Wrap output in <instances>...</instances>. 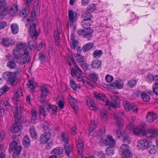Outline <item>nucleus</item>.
Here are the masks:
<instances>
[{
    "label": "nucleus",
    "instance_id": "nucleus-4",
    "mask_svg": "<svg viewBox=\"0 0 158 158\" xmlns=\"http://www.w3.org/2000/svg\"><path fill=\"white\" fill-rule=\"evenodd\" d=\"M72 60L74 64V66L76 69V78L78 81L82 83L88 87V85H90L89 79L79 69L73 58L72 59Z\"/></svg>",
    "mask_w": 158,
    "mask_h": 158
},
{
    "label": "nucleus",
    "instance_id": "nucleus-46",
    "mask_svg": "<svg viewBox=\"0 0 158 158\" xmlns=\"http://www.w3.org/2000/svg\"><path fill=\"white\" fill-rule=\"evenodd\" d=\"M61 140L65 143H68L69 141V137L68 134L65 133H62L61 135Z\"/></svg>",
    "mask_w": 158,
    "mask_h": 158
},
{
    "label": "nucleus",
    "instance_id": "nucleus-23",
    "mask_svg": "<svg viewBox=\"0 0 158 158\" xmlns=\"http://www.w3.org/2000/svg\"><path fill=\"white\" fill-rule=\"evenodd\" d=\"M93 22L92 20H88L86 19H83L81 22V25L85 28H90L89 27L91 25Z\"/></svg>",
    "mask_w": 158,
    "mask_h": 158
},
{
    "label": "nucleus",
    "instance_id": "nucleus-43",
    "mask_svg": "<svg viewBox=\"0 0 158 158\" xmlns=\"http://www.w3.org/2000/svg\"><path fill=\"white\" fill-rule=\"evenodd\" d=\"M103 52L101 50H97L95 51L93 53V56L95 58H99L102 55Z\"/></svg>",
    "mask_w": 158,
    "mask_h": 158
},
{
    "label": "nucleus",
    "instance_id": "nucleus-36",
    "mask_svg": "<svg viewBox=\"0 0 158 158\" xmlns=\"http://www.w3.org/2000/svg\"><path fill=\"white\" fill-rule=\"evenodd\" d=\"M6 65L8 68L11 69H15L17 67L16 64L14 60L8 61Z\"/></svg>",
    "mask_w": 158,
    "mask_h": 158
},
{
    "label": "nucleus",
    "instance_id": "nucleus-27",
    "mask_svg": "<svg viewBox=\"0 0 158 158\" xmlns=\"http://www.w3.org/2000/svg\"><path fill=\"white\" fill-rule=\"evenodd\" d=\"M17 50H22L23 51V52H27V50L28 47L26 44L25 43H20L17 44L16 45Z\"/></svg>",
    "mask_w": 158,
    "mask_h": 158
},
{
    "label": "nucleus",
    "instance_id": "nucleus-49",
    "mask_svg": "<svg viewBox=\"0 0 158 158\" xmlns=\"http://www.w3.org/2000/svg\"><path fill=\"white\" fill-rule=\"evenodd\" d=\"M19 141H14L12 142L9 146L10 149L12 150H13L14 149L16 148L19 145Z\"/></svg>",
    "mask_w": 158,
    "mask_h": 158
},
{
    "label": "nucleus",
    "instance_id": "nucleus-48",
    "mask_svg": "<svg viewBox=\"0 0 158 158\" xmlns=\"http://www.w3.org/2000/svg\"><path fill=\"white\" fill-rule=\"evenodd\" d=\"M84 146V144L83 141L81 139H79L77 144V150L78 152L81 151V150L83 148Z\"/></svg>",
    "mask_w": 158,
    "mask_h": 158
},
{
    "label": "nucleus",
    "instance_id": "nucleus-22",
    "mask_svg": "<svg viewBox=\"0 0 158 158\" xmlns=\"http://www.w3.org/2000/svg\"><path fill=\"white\" fill-rule=\"evenodd\" d=\"M86 101L88 106L91 110H96L97 109L93 101H92L90 98H87Z\"/></svg>",
    "mask_w": 158,
    "mask_h": 158
},
{
    "label": "nucleus",
    "instance_id": "nucleus-53",
    "mask_svg": "<svg viewBox=\"0 0 158 158\" xmlns=\"http://www.w3.org/2000/svg\"><path fill=\"white\" fill-rule=\"evenodd\" d=\"M8 10V9H5L2 10L0 12V20L2 19L7 15Z\"/></svg>",
    "mask_w": 158,
    "mask_h": 158
},
{
    "label": "nucleus",
    "instance_id": "nucleus-19",
    "mask_svg": "<svg viewBox=\"0 0 158 158\" xmlns=\"http://www.w3.org/2000/svg\"><path fill=\"white\" fill-rule=\"evenodd\" d=\"M58 28L57 30L54 32V37L56 40L57 44H59L58 41L60 39V34L62 31V28L60 24L59 21L57 22Z\"/></svg>",
    "mask_w": 158,
    "mask_h": 158
},
{
    "label": "nucleus",
    "instance_id": "nucleus-17",
    "mask_svg": "<svg viewBox=\"0 0 158 158\" xmlns=\"http://www.w3.org/2000/svg\"><path fill=\"white\" fill-rule=\"evenodd\" d=\"M77 13L72 10H69L68 12V16L70 25H73V23L77 19Z\"/></svg>",
    "mask_w": 158,
    "mask_h": 158
},
{
    "label": "nucleus",
    "instance_id": "nucleus-56",
    "mask_svg": "<svg viewBox=\"0 0 158 158\" xmlns=\"http://www.w3.org/2000/svg\"><path fill=\"white\" fill-rule=\"evenodd\" d=\"M123 142L125 143H130L131 141V139L128 136L127 133H125V135H123Z\"/></svg>",
    "mask_w": 158,
    "mask_h": 158
},
{
    "label": "nucleus",
    "instance_id": "nucleus-3",
    "mask_svg": "<svg viewBox=\"0 0 158 158\" xmlns=\"http://www.w3.org/2000/svg\"><path fill=\"white\" fill-rule=\"evenodd\" d=\"M41 105L39 109V117L41 120H44L45 118L46 110L47 111H49L51 110L53 114L56 113L57 109V107L56 105H51L46 102L40 100Z\"/></svg>",
    "mask_w": 158,
    "mask_h": 158
},
{
    "label": "nucleus",
    "instance_id": "nucleus-55",
    "mask_svg": "<svg viewBox=\"0 0 158 158\" xmlns=\"http://www.w3.org/2000/svg\"><path fill=\"white\" fill-rule=\"evenodd\" d=\"M70 85L71 88L75 91L77 90V86L75 81L73 80H70Z\"/></svg>",
    "mask_w": 158,
    "mask_h": 158
},
{
    "label": "nucleus",
    "instance_id": "nucleus-52",
    "mask_svg": "<svg viewBox=\"0 0 158 158\" xmlns=\"http://www.w3.org/2000/svg\"><path fill=\"white\" fill-rule=\"evenodd\" d=\"M64 147L66 154L68 156H69L72 150L71 147L68 143L65 144Z\"/></svg>",
    "mask_w": 158,
    "mask_h": 158
},
{
    "label": "nucleus",
    "instance_id": "nucleus-39",
    "mask_svg": "<svg viewBox=\"0 0 158 158\" xmlns=\"http://www.w3.org/2000/svg\"><path fill=\"white\" fill-rule=\"evenodd\" d=\"M30 143V139L28 136H25L23 137V145L25 147H28Z\"/></svg>",
    "mask_w": 158,
    "mask_h": 158
},
{
    "label": "nucleus",
    "instance_id": "nucleus-15",
    "mask_svg": "<svg viewBox=\"0 0 158 158\" xmlns=\"http://www.w3.org/2000/svg\"><path fill=\"white\" fill-rule=\"evenodd\" d=\"M157 118V115L156 113L153 112H148L146 117V120L148 123H152L154 122Z\"/></svg>",
    "mask_w": 158,
    "mask_h": 158
},
{
    "label": "nucleus",
    "instance_id": "nucleus-64",
    "mask_svg": "<svg viewBox=\"0 0 158 158\" xmlns=\"http://www.w3.org/2000/svg\"><path fill=\"white\" fill-rule=\"evenodd\" d=\"M35 44V42L33 40H31L29 43V46L30 49L32 50L34 48Z\"/></svg>",
    "mask_w": 158,
    "mask_h": 158
},
{
    "label": "nucleus",
    "instance_id": "nucleus-25",
    "mask_svg": "<svg viewBox=\"0 0 158 158\" xmlns=\"http://www.w3.org/2000/svg\"><path fill=\"white\" fill-rule=\"evenodd\" d=\"M149 131L150 136L154 138L158 136V130L156 129L151 128L149 129Z\"/></svg>",
    "mask_w": 158,
    "mask_h": 158
},
{
    "label": "nucleus",
    "instance_id": "nucleus-28",
    "mask_svg": "<svg viewBox=\"0 0 158 158\" xmlns=\"http://www.w3.org/2000/svg\"><path fill=\"white\" fill-rule=\"evenodd\" d=\"M101 61L98 60H94L92 62V66L94 69H98L101 67Z\"/></svg>",
    "mask_w": 158,
    "mask_h": 158
},
{
    "label": "nucleus",
    "instance_id": "nucleus-54",
    "mask_svg": "<svg viewBox=\"0 0 158 158\" xmlns=\"http://www.w3.org/2000/svg\"><path fill=\"white\" fill-rule=\"evenodd\" d=\"M31 121L33 122L37 118V110L32 109L31 110Z\"/></svg>",
    "mask_w": 158,
    "mask_h": 158
},
{
    "label": "nucleus",
    "instance_id": "nucleus-37",
    "mask_svg": "<svg viewBox=\"0 0 158 158\" xmlns=\"http://www.w3.org/2000/svg\"><path fill=\"white\" fill-rule=\"evenodd\" d=\"M51 27V22L50 20H47L45 21L44 24V28L46 32L48 31Z\"/></svg>",
    "mask_w": 158,
    "mask_h": 158
},
{
    "label": "nucleus",
    "instance_id": "nucleus-38",
    "mask_svg": "<svg viewBox=\"0 0 158 158\" xmlns=\"http://www.w3.org/2000/svg\"><path fill=\"white\" fill-rule=\"evenodd\" d=\"M96 9L95 5L94 4H92L87 6L86 11L88 13H90L94 11Z\"/></svg>",
    "mask_w": 158,
    "mask_h": 158
},
{
    "label": "nucleus",
    "instance_id": "nucleus-1",
    "mask_svg": "<svg viewBox=\"0 0 158 158\" xmlns=\"http://www.w3.org/2000/svg\"><path fill=\"white\" fill-rule=\"evenodd\" d=\"M105 129L103 127L96 135L98 139L100 140L99 143L102 146L109 145L110 146L114 147L116 144L115 140L110 135H107L106 136V138H105Z\"/></svg>",
    "mask_w": 158,
    "mask_h": 158
},
{
    "label": "nucleus",
    "instance_id": "nucleus-9",
    "mask_svg": "<svg viewBox=\"0 0 158 158\" xmlns=\"http://www.w3.org/2000/svg\"><path fill=\"white\" fill-rule=\"evenodd\" d=\"M94 31V30L92 28H87L79 30L77 33L79 35L85 36L89 40H90L92 36V34Z\"/></svg>",
    "mask_w": 158,
    "mask_h": 158
},
{
    "label": "nucleus",
    "instance_id": "nucleus-41",
    "mask_svg": "<svg viewBox=\"0 0 158 158\" xmlns=\"http://www.w3.org/2000/svg\"><path fill=\"white\" fill-rule=\"evenodd\" d=\"M141 96L143 100L145 102H148L150 99V96L146 93H142L141 94Z\"/></svg>",
    "mask_w": 158,
    "mask_h": 158
},
{
    "label": "nucleus",
    "instance_id": "nucleus-59",
    "mask_svg": "<svg viewBox=\"0 0 158 158\" xmlns=\"http://www.w3.org/2000/svg\"><path fill=\"white\" fill-rule=\"evenodd\" d=\"M23 94V91L21 89L17 90L14 94V97L16 98H19L22 96Z\"/></svg>",
    "mask_w": 158,
    "mask_h": 158
},
{
    "label": "nucleus",
    "instance_id": "nucleus-60",
    "mask_svg": "<svg viewBox=\"0 0 158 158\" xmlns=\"http://www.w3.org/2000/svg\"><path fill=\"white\" fill-rule=\"evenodd\" d=\"M22 150V147L19 144L18 146L15 149H14L13 150H14V153H15L17 154H20Z\"/></svg>",
    "mask_w": 158,
    "mask_h": 158
},
{
    "label": "nucleus",
    "instance_id": "nucleus-16",
    "mask_svg": "<svg viewBox=\"0 0 158 158\" xmlns=\"http://www.w3.org/2000/svg\"><path fill=\"white\" fill-rule=\"evenodd\" d=\"M114 119L115 123L119 128H122L124 125V121L123 119L119 117L118 114L114 113Z\"/></svg>",
    "mask_w": 158,
    "mask_h": 158
},
{
    "label": "nucleus",
    "instance_id": "nucleus-21",
    "mask_svg": "<svg viewBox=\"0 0 158 158\" xmlns=\"http://www.w3.org/2000/svg\"><path fill=\"white\" fill-rule=\"evenodd\" d=\"M69 102L75 112H77L78 110L77 102L76 100L72 97H70L69 99Z\"/></svg>",
    "mask_w": 158,
    "mask_h": 158
},
{
    "label": "nucleus",
    "instance_id": "nucleus-26",
    "mask_svg": "<svg viewBox=\"0 0 158 158\" xmlns=\"http://www.w3.org/2000/svg\"><path fill=\"white\" fill-rule=\"evenodd\" d=\"M108 113L106 110H101L100 117L103 121H106L108 119Z\"/></svg>",
    "mask_w": 158,
    "mask_h": 158
},
{
    "label": "nucleus",
    "instance_id": "nucleus-2",
    "mask_svg": "<svg viewBox=\"0 0 158 158\" xmlns=\"http://www.w3.org/2000/svg\"><path fill=\"white\" fill-rule=\"evenodd\" d=\"M16 111L14 112L15 123L10 128L11 131L14 133L18 132L23 129V126L20 124L21 121L20 120L23 118L21 115L23 108L20 106L18 107V106L16 105Z\"/></svg>",
    "mask_w": 158,
    "mask_h": 158
},
{
    "label": "nucleus",
    "instance_id": "nucleus-57",
    "mask_svg": "<svg viewBox=\"0 0 158 158\" xmlns=\"http://www.w3.org/2000/svg\"><path fill=\"white\" fill-rule=\"evenodd\" d=\"M116 135L118 138L123 137V135L126 133L125 131H121L120 130L118 129L116 131Z\"/></svg>",
    "mask_w": 158,
    "mask_h": 158
},
{
    "label": "nucleus",
    "instance_id": "nucleus-51",
    "mask_svg": "<svg viewBox=\"0 0 158 158\" xmlns=\"http://www.w3.org/2000/svg\"><path fill=\"white\" fill-rule=\"evenodd\" d=\"M114 147L110 146L107 148L106 150V152L108 155H112L114 153Z\"/></svg>",
    "mask_w": 158,
    "mask_h": 158
},
{
    "label": "nucleus",
    "instance_id": "nucleus-30",
    "mask_svg": "<svg viewBox=\"0 0 158 158\" xmlns=\"http://www.w3.org/2000/svg\"><path fill=\"white\" fill-rule=\"evenodd\" d=\"M75 36L73 34L71 35V46L72 48L74 49L78 45L77 42L75 40Z\"/></svg>",
    "mask_w": 158,
    "mask_h": 158
},
{
    "label": "nucleus",
    "instance_id": "nucleus-24",
    "mask_svg": "<svg viewBox=\"0 0 158 158\" xmlns=\"http://www.w3.org/2000/svg\"><path fill=\"white\" fill-rule=\"evenodd\" d=\"M18 11V7L16 4H13L9 11V15L10 16H12L17 13Z\"/></svg>",
    "mask_w": 158,
    "mask_h": 158
},
{
    "label": "nucleus",
    "instance_id": "nucleus-20",
    "mask_svg": "<svg viewBox=\"0 0 158 158\" xmlns=\"http://www.w3.org/2000/svg\"><path fill=\"white\" fill-rule=\"evenodd\" d=\"M124 83L122 80H118L110 84L111 86L115 88L120 89L123 88Z\"/></svg>",
    "mask_w": 158,
    "mask_h": 158
},
{
    "label": "nucleus",
    "instance_id": "nucleus-32",
    "mask_svg": "<svg viewBox=\"0 0 158 158\" xmlns=\"http://www.w3.org/2000/svg\"><path fill=\"white\" fill-rule=\"evenodd\" d=\"M93 43H89L85 45L82 47V50L84 52H85L90 50L94 46Z\"/></svg>",
    "mask_w": 158,
    "mask_h": 158
},
{
    "label": "nucleus",
    "instance_id": "nucleus-6",
    "mask_svg": "<svg viewBox=\"0 0 158 158\" xmlns=\"http://www.w3.org/2000/svg\"><path fill=\"white\" fill-rule=\"evenodd\" d=\"M16 74L15 72H7L4 73L3 74V79L13 86L17 84L16 81Z\"/></svg>",
    "mask_w": 158,
    "mask_h": 158
},
{
    "label": "nucleus",
    "instance_id": "nucleus-13",
    "mask_svg": "<svg viewBox=\"0 0 158 158\" xmlns=\"http://www.w3.org/2000/svg\"><path fill=\"white\" fill-rule=\"evenodd\" d=\"M148 137H147L146 139H141L137 142V146L139 148L144 150L147 148L149 145L150 142L147 139Z\"/></svg>",
    "mask_w": 158,
    "mask_h": 158
},
{
    "label": "nucleus",
    "instance_id": "nucleus-7",
    "mask_svg": "<svg viewBox=\"0 0 158 158\" xmlns=\"http://www.w3.org/2000/svg\"><path fill=\"white\" fill-rule=\"evenodd\" d=\"M126 129L129 132L132 131L135 135L139 136L141 135L142 128L139 127V126H134L133 122L128 123L126 127Z\"/></svg>",
    "mask_w": 158,
    "mask_h": 158
},
{
    "label": "nucleus",
    "instance_id": "nucleus-40",
    "mask_svg": "<svg viewBox=\"0 0 158 158\" xmlns=\"http://www.w3.org/2000/svg\"><path fill=\"white\" fill-rule=\"evenodd\" d=\"M30 135L32 138L35 139L37 137V134L35 130L34 127H32L30 128Z\"/></svg>",
    "mask_w": 158,
    "mask_h": 158
},
{
    "label": "nucleus",
    "instance_id": "nucleus-11",
    "mask_svg": "<svg viewBox=\"0 0 158 158\" xmlns=\"http://www.w3.org/2000/svg\"><path fill=\"white\" fill-rule=\"evenodd\" d=\"M31 23L32 24L30 26L29 34L32 37L38 36L39 33L37 31L36 29V24L37 23V21L36 19H32Z\"/></svg>",
    "mask_w": 158,
    "mask_h": 158
},
{
    "label": "nucleus",
    "instance_id": "nucleus-61",
    "mask_svg": "<svg viewBox=\"0 0 158 158\" xmlns=\"http://www.w3.org/2000/svg\"><path fill=\"white\" fill-rule=\"evenodd\" d=\"M153 92L156 95L158 96V84H154L152 86Z\"/></svg>",
    "mask_w": 158,
    "mask_h": 158
},
{
    "label": "nucleus",
    "instance_id": "nucleus-33",
    "mask_svg": "<svg viewBox=\"0 0 158 158\" xmlns=\"http://www.w3.org/2000/svg\"><path fill=\"white\" fill-rule=\"evenodd\" d=\"M63 148L62 147H57L51 151V153L56 155H60L63 152Z\"/></svg>",
    "mask_w": 158,
    "mask_h": 158
},
{
    "label": "nucleus",
    "instance_id": "nucleus-50",
    "mask_svg": "<svg viewBox=\"0 0 158 158\" xmlns=\"http://www.w3.org/2000/svg\"><path fill=\"white\" fill-rule=\"evenodd\" d=\"M56 101L60 108L61 109H63L64 107V102L63 101H61L60 100L59 96H57Z\"/></svg>",
    "mask_w": 158,
    "mask_h": 158
},
{
    "label": "nucleus",
    "instance_id": "nucleus-34",
    "mask_svg": "<svg viewBox=\"0 0 158 158\" xmlns=\"http://www.w3.org/2000/svg\"><path fill=\"white\" fill-rule=\"evenodd\" d=\"M2 44L4 46H9L13 44V41L7 38H3L2 40Z\"/></svg>",
    "mask_w": 158,
    "mask_h": 158
},
{
    "label": "nucleus",
    "instance_id": "nucleus-45",
    "mask_svg": "<svg viewBox=\"0 0 158 158\" xmlns=\"http://www.w3.org/2000/svg\"><path fill=\"white\" fill-rule=\"evenodd\" d=\"M12 33L14 34H16L18 32L19 28L18 26L16 24H13L11 26Z\"/></svg>",
    "mask_w": 158,
    "mask_h": 158
},
{
    "label": "nucleus",
    "instance_id": "nucleus-5",
    "mask_svg": "<svg viewBox=\"0 0 158 158\" xmlns=\"http://www.w3.org/2000/svg\"><path fill=\"white\" fill-rule=\"evenodd\" d=\"M13 54L15 59L22 64H24L28 61L29 58V54L27 52H25L22 54L17 49L13 50Z\"/></svg>",
    "mask_w": 158,
    "mask_h": 158
},
{
    "label": "nucleus",
    "instance_id": "nucleus-63",
    "mask_svg": "<svg viewBox=\"0 0 158 158\" xmlns=\"http://www.w3.org/2000/svg\"><path fill=\"white\" fill-rule=\"evenodd\" d=\"M4 103L6 109L9 110L10 108V106L9 102V100L7 98H5L4 101Z\"/></svg>",
    "mask_w": 158,
    "mask_h": 158
},
{
    "label": "nucleus",
    "instance_id": "nucleus-58",
    "mask_svg": "<svg viewBox=\"0 0 158 158\" xmlns=\"http://www.w3.org/2000/svg\"><path fill=\"white\" fill-rule=\"evenodd\" d=\"M83 17L84 18V19L88 20H92V15L90 13H85L83 15Z\"/></svg>",
    "mask_w": 158,
    "mask_h": 158
},
{
    "label": "nucleus",
    "instance_id": "nucleus-42",
    "mask_svg": "<svg viewBox=\"0 0 158 158\" xmlns=\"http://www.w3.org/2000/svg\"><path fill=\"white\" fill-rule=\"evenodd\" d=\"M96 124L95 123L94 121H91V124L89 126V135H92L91 134V132L96 129Z\"/></svg>",
    "mask_w": 158,
    "mask_h": 158
},
{
    "label": "nucleus",
    "instance_id": "nucleus-62",
    "mask_svg": "<svg viewBox=\"0 0 158 158\" xmlns=\"http://www.w3.org/2000/svg\"><path fill=\"white\" fill-rule=\"evenodd\" d=\"M90 77L94 81H96L98 80V75L95 73H91L89 74Z\"/></svg>",
    "mask_w": 158,
    "mask_h": 158
},
{
    "label": "nucleus",
    "instance_id": "nucleus-18",
    "mask_svg": "<svg viewBox=\"0 0 158 158\" xmlns=\"http://www.w3.org/2000/svg\"><path fill=\"white\" fill-rule=\"evenodd\" d=\"M51 137V134L49 132H46L40 136V141L42 143H46L50 140Z\"/></svg>",
    "mask_w": 158,
    "mask_h": 158
},
{
    "label": "nucleus",
    "instance_id": "nucleus-47",
    "mask_svg": "<svg viewBox=\"0 0 158 158\" xmlns=\"http://www.w3.org/2000/svg\"><path fill=\"white\" fill-rule=\"evenodd\" d=\"M111 98L113 101V103L116 105L117 106L120 103V101L118 97L116 95H114L111 96Z\"/></svg>",
    "mask_w": 158,
    "mask_h": 158
},
{
    "label": "nucleus",
    "instance_id": "nucleus-35",
    "mask_svg": "<svg viewBox=\"0 0 158 158\" xmlns=\"http://www.w3.org/2000/svg\"><path fill=\"white\" fill-rule=\"evenodd\" d=\"M39 58L42 62H44L49 60L46 53L40 54Z\"/></svg>",
    "mask_w": 158,
    "mask_h": 158
},
{
    "label": "nucleus",
    "instance_id": "nucleus-29",
    "mask_svg": "<svg viewBox=\"0 0 158 158\" xmlns=\"http://www.w3.org/2000/svg\"><path fill=\"white\" fill-rule=\"evenodd\" d=\"M74 56L77 61L79 63H82L81 65L83 67L84 64L83 63L84 57L82 56L77 53H75Z\"/></svg>",
    "mask_w": 158,
    "mask_h": 158
},
{
    "label": "nucleus",
    "instance_id": "nucleus-31",
    "mask_svg": "<svg viewBox=\"0 0 158 158\" xmlns=\"http://www.w3.org/2000/svg\"><path fill=\"white\" fill-rule=\"evenodd\" d=\"M28 81V83L27 84L28 88H30L31 90L36 88L37 84L35 81L31 80H29Z\"/></svg>",
    "mask_w": 158,
    "mask_h": 158
},
{
    "label": "nucleus",
    "instance_id": "nucleus-10",
    "mask_svg": "<svg viewBox=\"0 0 158 158\" xmlns=\"http://www.w3.org/2000/svg\"><path fill=\"white\" fill-rule=\"evenodd\" d=\"M123 104L125 110L127 111H131L132 113H137L138 111V108L133 104L127 101H124Z\"/></svg>",
    "mask_w": 158,
    "mask_h": 158
},
{
    "label": "nucleus",
    "instance_id": "nucleus-12",
    "mask_svg": "<svg viewBox=\"0 0 158 158\" xmlns=\"http://www.w3.org/2000/svg\"><path fill=\"white\" fill-rule=\"evenodd\" d=\"M94 97L97 99L101 100L106 102V105L113 107H116V105L113 102L109 101L106 98V97L104 94L102 93H97L94 94Z\"/></svg>",
    "mask_w": 158,
    "mask_h": 158
},
{
    "label": "nucleus",
    "instance_id": "nucleus-44",
    "mask_svg": "<svg viewBox=\"0 0 158 158\" xmlns=\"http://www.w3.org/2000/svg\"><path fill=\"white\" fill-rule=\"evenodd\" d=\"M148 151L151 154H154L156 153V147L154 144H151L149 143V145L148 147Z\"/></svg>",
    "mask_w": 158,
    "mask_h": 158
},
{
    "label": "nucleus",
    "instance_id": "nucleus-8",
    "mask_svg": "<svg viewBox=\"0 0 158 158\" xmlns=\"http://www.w3.org/2000/svg\"><path fill=\"white\" fill-rule=\"evenodd\" d=\"M120 150L121 152L122 158H131L132 152L130 148L127 145L123 144L120 147Z\"/></svg>",
    "mask_w": 158,
    "mask_h": 158
},
{
    "label": "nucleus",
    "instance_id": "nucleus-14",
    "mask_svg": "<svg viewBox=\"0 0 158 158\" xmlns=\"http://www.w3.org/2000/svg\"><path fill=\"white\" fill-rule=\"evenodd\" d=\"M40 90L41 94L39 96V98L44 101L45 98L49 94V90L48 85H46L40 86Z\"/></svg>",
    "mask_w": 158,
    "mask_h": 158
}]
</instances>
